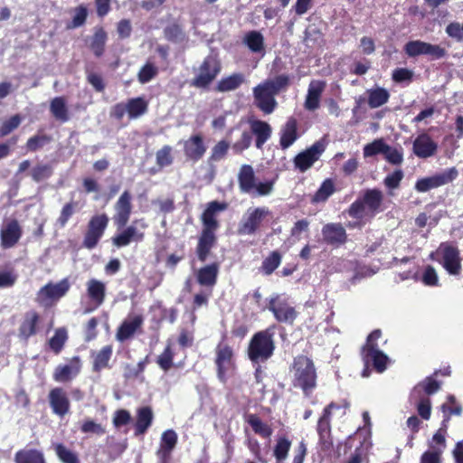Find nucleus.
<instances>
[{"mask_svg": "<svg viewBox=\"0 0 463 463\" xmlns=\"http://www.w3.org/2000/svg\"><path fill=\"white\" fill-rule=\"evenodd\" d=\"M226 203L211 202L202 215L203 230L214 232L218 228L217 214L226 209Z\"/></svg>", "mask_w": 463, "mask_h": 463, "instance_id": "24", "label": "nucleus"}, {"mask_svg": "<svg viewBox=\"0 0 463 463\" xmlns=\"http://www.w3.org/2000/svg\"><path fill=\"white\" fill-rule=\"evenodd\" d=\"M230 147V143L226 140L219 141L212 149L211 159L220 161L222 159Z\"/></svg>", "mask_w": 463, "mask_h": 463, "instance_id": "59", "label": "nucleus"}, {"mask_svg": "<svg viewBox=\"0 0 463 463\" xmlns=\"http://www.w3.org/2000/svg\"><path fill=\"white\" fill-rule=\"evenodd\" d=\"M326 82L323 80H311L308 88L304 107L307 110L314 111L320 106L321 96L326 89Z\"/></svg>", "mask_w": 463, "mask_h": 463, "instance_id": "21", "label": "nucleus"}, {"mask_svg": "<svg viewBox=\"0 0 463 463\" xmlns=\"http://www.w3.org/2000/svg\"><path fill=\"white\" fill-rule=\"evenodd\" d=\"M426 42L415 40L408 42L404 46V52L409 57L424 55Z\"/></svg>", "mask_w": 463, "mask_h": 463, "instance_id": "53", "label": "nucleus"}, {"mask_svg": "<svg viewBox=\"0 0 463 463\" xmlns=\"http://www.w3.org/2000/svg\"><path fill=\"white\" fill-rule=\"evenodd\" d=\"M15 463H46L43 454L37 449H22L14 455Z\"/></svg>", "mask_w": 463, "mask_h": 463, "instance_id": "38", "label": "nucleus"}, {"mask_svg": "<svg viewBox=\"0 0 463 463\" xmlns=\"http://www.w3.org/2000/svg\"><path fill=\"white\" fill-rule=\"evenodd\" d=\"M81 369V363L78 356H74L65 364L58 365L53 373V379L58 383L69 382L76 377Z\"/></svg>", "mask_w": 463, "mask_h": 463, "instance_id": "19", "label": "nucleus"}, {"mask_svg": "<svg viewBox=\"0 0 463 463\" xmlns=\"http://www.w3.org/2000/svg\"><path fill=\"white\" fill-rule=\"evenodd\" d=\"M367 103L371 109L379 108L388 102L389 91L382 87H375L366 90Z\"/></svg>", "mask_w": 463, "mask_h": 463, "instance_id": "34", "label": "nucleus"}, {"mask_svg": "<svg viewBox=\"0 0 463 463\" xmlns=\"http://www.w3.org/2000/svg\"><path fill=\"white\" fill-rule=\"evenodd\" d=\"M431 258L439 261L450 275H458L461 271L459 250L449 243H441Z\"/></svg>", "mask_w": 463, "mask_h": 463, "instance_id": "9", "label": "nucleus"}, {"mask_svg": "<svg viewBox=\"0 0 463 463\" xmlns=\"http://www.w3.org/2000/svg\"><path fill=\"white\" fill-rule=\"evenodd\" d=\"M252 141L251 134L248 130L241 132V137L233 143L232 150L235 154H241L250 146Z\"/></svg>", "mask_w": 463, "mask_h": 463, "instance_id": "51", "label": "nucleus"}, {"mask_svg": "<svg viewBox=\"0 0 463 463\" xmlns=\"http://www.w3.org/2000/svg\"><path fill=\"white\" fill-rule=\"evenodd\" d=\"M270 218L272 213L268 207L249 208L239 223L238 234L253 235L261 228L264 222Z\"/></svg>", "mask_w": 463, "mask_h": 463, "instance_id": "5", "label": "nucleus"}, {"mask_svg": "<svg viewBox=\"0 0 463 463\" xmlns=\"http://www.w3.org/2000/svg\"><path fill=\"white\" fill-rule=\"evenodd\" d=\"M243 42L253 52H260L264 48L263 35L258 31H250L246 33Z\"/></svg>", "mask_w": 463, "mask_h": 463, "instance_id": "42", "label": "nucleus"}, {"mask_svg": "<svg viewBox=\"0 0 463 463\" xmlns=\"http://www.w3.org/2000/svg\"><path fill=\"white\" fill-rule=\"evenodd\" d=\"M158 73V68L152 62H146L139 71L137 79L142 84L149 82Z\"/></svg>", "mask_w": 463, "mask_h": 463, "instance_id": "50", "label": "nucleus"}, {"mask_svg": "<svg viewBox=\"0 0 463 463\" xmlns=\"http://www.w3.org/2000/svg\"><path fill=\"white\" fill-rule=\"evenodd\" d=\"M439 389V383L432 377H428L425 381L418 384L411 392V398L418 399L422 391L427 394L435 393Z\"/></svg>", "mask_w": 463, "mask_h": 463, "instance_id": "43", "label": "nucleus"}, {"mask_svg": "<svg viewBox=\"0 0 463 463\" xmlns=\"http://www.w3.org/2000/svg\"><path fill=\"white\" fill-rule=\"evenodd\" d=\"M446 54V50L440 45L426 43L424 55L430 56L431 59H440L445 57Z\"/></svg>", "mask_w": 463, "mask_h": 463, "instance_id": "63", "label": "nucleus"}, {"mask_svg": "<svg viewBox=\"0 0 463 463\" xmlns=\"http://www.w3.org/2000/svg\"><path fill=\"white\" fill-rule=\"evenodd\" d=\"M70 288L71 283L68 279H63L57 283H48L39 290L37 300L43 305H49L65 296Z\"/></svg>", "mask_w": 463, "mask_h": 463, "instance_id": "15", "label": "nucleus"}, {"mask_svg": "<svg viewBox=\"0 0 463 463\" xmlns=\"http://www.w3.org/2000/svg\"><path fill=\"white\" fill-rule=\"evenodd\" d=\"M112 355V346L105 345L99 352L92 354L93 369L100 371L109 365V361Z\"/></svg>", "mask_w": 463, "mask_h": 463, "instance_id": "39", "label": "nucleus"}, {"mask_svg": "<svg viewBox=\"0 0 463 463\" xmlns=\"http://www.w3.org/2000/svg\"><path fill=\"white\" fill-rule=\"evenodd\" d=\"M177 443V434L173 430H167L163 432L160 439V446L156 452L157 457L163 461L165 462L172 450L175 449Z\"/></svg>", "mask_w": 463, "mask_h": 463, "instance_id": "27", "label": "nucleus"}, {"mask_svg": "<svg viewBox=\"0 0 463 463\" xmlns=\"http://www.w3.org/2000/svg\"><path fill=\"white\" fill-rule=\"evenodd\" d=\"M324 240L329 244H340L345 241V230L341 224L328 223L322 229Z\"/></svg>", "mask_w": 463, "mask_h": 463, "instance_id": "29", "label": "nucleus"}, {"mask_svg": "<svg viewBox=\"0 0 463 463\" xmlns=\"http://www.w3.org/2000/svg\"><path fill=\"white\" fill-rule=\"evenodd\" d=\"M215 241L214 232L203 230L197 246V255L201 261H204Z\"/></svg>", "mask_w": 463, "mask_h": 463, "instance_id": "35", "label": "nucleus"}, {"mask_svg": "<svg viewBox=\"0 0 463 463\" xmlns=\"http://www.w3.org/2000/svg\"><path fill=\"white\" fill-rule=\"evenodd\" d=\"M281 257L277 252H272L262 263V269L265 274H271L280 264Z\"/></svg>", "mask_w": 463, "mask_h": 463, "instance_id": "56", "label": "nucleus"}, {"mask_svg": "<svg viewBox=\"0 0 463 463\" xmlns=\"http://www.w3.org/2000/svg\"><path fill=\"white\" fill-rule=\"evenodd\" d=\"M218 273L219 265L212 263L197 270V281L202 286L213 288L216 284Z\"/></svg>", "mask_w": 463, "mask_h": 463, "instance_id": "30", "label": "nucleus"}, {"mask_svg": "<svg viewBox=\"0 0 463 463\" xmlns=\"http://www.w3.org/2000/svg\"><path fill=\"white\" fill-rule=\"evenodd\" d=\"M402 178L403 172L401 169H397L384 178L383 184L389 189H396L399 187Z\"/></svg>", "mask_w": 463, "mask_h": 463, "instance_id": "62", "label": "nucleus"}, {"mask_svg": "<svg viewBox=\"0 0 463 463\" xmlns=\"http://www.w3.org/2000/svg\"><path fill=\"white\" fill-rule=\"evenodd\" d=\"M349 408V402L344 401L342 403L331 402L323 411L317 421V430L319 436V443L323 449L327 450L332 446L330 437V420L333 416L344 417Z\"/></svg>", "mask_w": 463, "mask_h": 463, "instance_id": "3", "label": "nucleus"}, {"mask_svg": "<svg viewBox=\"0 0 463 463\" xmlns=\"http://www.w3.org/2000/svg\"><path fill=\"white\" fill-rule=\"evenodd\" d=\"M386 145L383 139H376L364 147V156L370 157L377 154H383Z\"/></svg>", "mask_w": 463, "mask_h": 463, "instance_id": "58", "label": "nucleus"}, {"mask_svg": "<svg viewBox=\"0 0 463 463\" xmlns=\"http://www.w3.org/2000/svg\"><path fill=\"white\" fill-rule=\"evenodd\" d=\"M72 19L70 24H67L68 29L78 28L83 25L86 22L88 10L84 5H79L72 10Z\"/></svg>", "mask_w": 463, "mask_h": 463, "instance_id": "49", "label": "nucleus"}, {"mask_svg": "<svg viewBox=\"0 0 463 463\" xmlns=\"http://www.w3.org/2000/svg\"><path fill=\"white\" fill-rule=\"evenodd\" d=\"M40 317L34 310H30L25 313L23 322L19 328L20 336L27 339L28 337L36 334V326L39 323Z\"/></svg>", "mask_w": 463, "mask_h": 463, "instance_id": "31", "label": "nucleus"}, {"mask_svg": "<svg viewBox=\"0 0 463 463\" xmlns=\"http://www.w3.org/2000/svg\"><path fill=\"white\" fill-rule=\"evenodd\" d=\"M274 349L273 334L269 330L260 331L250 342L249 358L255 363L264 362L273 354Z\"/></svg>", "mask_w": 463, "mask_h": 463, "instance_id": "4", "label": "nucleus"}, {"mask_svg": "<svg viewBox=\"0 0 463 463\" xmlns=\"http://www.w3.org/2000/svg\"><path fill=\"white\" fill-rule=\"evenodd\" d=\"M172 148L169 146H165L156 153V162L160 166H167L172 164L173 158L171 156Z\"/></svg>", "mask_w": 463, "mask_h": 463, "instance_id": "64", "label": "nucleus"}, {"mask_svg": "<svg viewBox=\"0 0 463 463\" xmlns=\"http://www.w3.org/2000/svg\"><path fill=\"white\" fill-rule=\"evenodd\" d=\"M291 447V441L286 437H279L274 448V457L278 461H283L288 458Z\"/></svg>", "mask_w": 463, "mask_h": 463, "instance_id": "47", "label": "nucleus"}, {"mask_svg": "<svg viewBox=\"0 0 463 463\" xmlns=\"http://www.w3.org/2000/svg\"><path fill=\"white\" fill-rule=\"evenodd\" d=\"M246 81L242 73H232L229 76L222 78L216 85V90L219 92H228L237 90Z\"/></svg>", "mask_w": 463, "mask_h": 463, "instance_id": "33", "label": "nucleus"}, {"mask_svg": "<svg viewBox=\"0 0 463 463\" xmlns=\"http://www.w3.org/2000/svg\"><path fill=\"white\" fill-rule=\"evenodd\" d=\"M335 191L334 183L327 179L326 180L320 188L317 190L316 194L314 195V202H324L326 201L331 194H333Z\"/></svg>", "mask_w": 463, "mask_h": 463, "instance_id": "52", "label": "nucleus"}, {"mask_svg": "<svg viewBox=\"0 0 463 463\" xmlns=\"http://www.w3.org/2000/svg\"><path fill=\"white\" fill-rule=\"evenodd\" d=\"M268 308L279 323L292 325L298 315L289 298L285 295L276 294L272 296L269 300Z\"/></svg>", "mask_w": 463, "mask_h": 463, "instance_id": "8", "label": "nucleus"}, {"mask_svg": "<svg viewBox=\"0 0 463 463\" xmlns=\"http://www.w3.org/2000/svg\"><path fill=\"white\" fill-rule=\"evenodd\" d=\"M22 120H23L22 117L20 115L16 114V115L12 116L7 120L4 121L0 128V137H5L8 134H10L12 131L16 129L20 126Z\"/></svg>", "mask_w": 463, "mask_h": 463, "instance_id": "54", "label": "nucleus"}, {"mask_svg": "<svg viewBox=\"0 0 463 463\" xmlns=\"http://www.w3.org/2000/svg\"><path fill=\"white\" fill-rule=\"evenodd\" d=\"M267 84H269V88L278 94L280 90L286 89L289 84V77L288 75L282 74L279 75L274 79H268L264 80Z\"/></svg>", "mask_w": 463, "mask_h": 463, "instance_id": "55", "label": "nucleus"}, {"mask_svg": "<svg viewBox=\"0 0 463 463\" xmlns=\"http://www.w3.org/2000/svg\"><path fill=\"white\" fill-rule=\"evenodd\" d=\"M291 373L294 387L300 388L305 395H309L317 385V373L312 360L305 355L296 357Z\"/></svg>", "mask_w": 463, "mask_h": 463, "instance_id": "1", "label": "nucleus"}, {"mask_svg": "<svg viewBox=\"0 0 463 463\" xmlns=\"http://www.w3.org/2000/svg\"><path fill=\"white\" fill-rule=\"evenodd\" d=\"M109 223V217L102 213L94 215L88 223L87 232L83 240V246L93 249L103 236Z\"/></svg>", "mask_w": 463, "mask_h": 463, "instance_id": "13", "label": "nucleus"}, {"mask_svg": "<svg viewBox=\"0 0 463 463\" xmlns=\"http://www.w3.org/2000/svg\"><path fill=\"white\" fill-rule=\"evenodd\" d=\"M87 296L95 305L99 307L105 300L106 284L99 279H91L86 283Z\"/></svg>", "mask_w": 463, "mask_h": 463, "instance_id": "28", "label": "nucleus"}, {"mask_svg": "<svg viewBox=\"0 0 463 463\" xmlns=\"http://www.w3.org/2000/svg\"><path fill=\"white\" fill-rule=\"evenodd\" d=\"M250 130L256 137V147L261 149L263 145L270 138L272 129L265 121L250 118L248 119Z\"/></svg>", "mask_w": 463, "mask_h": 463, "instance_id": "23", "label": "nucleus"}, {"mask_svg": "<svg viewBox=\"0 0 463 463\" xmlns=\"http://www.w3.org/2000/svg\"><path fill=\"white\" fill-rule=\"evenodd\" d=\"M54 448L56 455L62 463H80L77 454L64 445L55 444Z\"/></svg>", "mask_w": 463, "mask_h": 463, "instance_id": "48", "label": "nucleus"}, {"mask_svg": "<svg viewBox=\"0 0 463 463\" xmlns=\"http://www.w3.org/2000/svg\"><path fill=\"white\" fill-rule=\"evenodd\" d=\"M50 110L58 120L66 122L69 119L66 101L62 97L54 98L51 101Z\"/></svg>", "mask_w": 463, "mask_h": 463, "instance_id": "41", "label": "nucleus"}, {"mask_svg": "<svg viewBox=\"0 0 463 463\" xmlns=\"http://www.w3.org/2000/svg\"><path fill=\"white\" fill-rule=\"evenodd\" d=\"M247 422L251 426L254 432L263 438H269L273 430L271 427L263 422L257 415L250 414L247 417Z\"/></svg>", "mask_w": 463, "mask_h": 463, "instance_id": "40", "label": "nucleus"}, {"mask_svg": "<svg viewBox=\"0 0 463 463\" xmlns=\"http://www.w3.org/2000/svg\"><path fill=\"white\" fill-rule=\"evenodd\" d=\"M458 175L456 167H450L432 176L419 179L415 184V189L420 193L428 192L454 181Z\"/></svg>", "mask_w": 463, "mask_h": 463, "instance_id": "11", "label": "nucleus"}, {"mask_svg": "<svg viewBox=\"0 0 463 463\" xmlns=\"http://www.w3.org/2000/svg\"><path fill=\"white\" fill-rule=\"evenodd\" d=\"M382 332L380 330L373 331L367 337L366 344L363 347L362 355L365 364L370 361L373 362L374 368L379 373H383L387 368L390 362L389 357L379 350L376 341L381 337Z\"/></svg>", "mask_w": 463, "mask_h": 463, "instance_id": "7", "label": "nucleus"}, {"mask_svg": "<svg viewBox=\"0 0 463 463\" xmlns=\"http://www.w3.org/2000/svg\"><path fill=\"white\" fill-rule=\"evenodd\" d=\"M107 41V33L102 29H98L93 36V39L91 41V50L93 51L94 54L96 56H100L104 52V46Z\"/></svg>", "mask_w": 463, "mask_h": 463, "instance_id": "46", "label": "nucleus"}, {"mask_svg": "<svg viewBox=\"0 0 463 463\" xmlns=\"http://www.w3.org/2000/svg\"><path fill=\"white\" fill-rule=\"evenodd\" d=\"M254 105L265 114H271L276 107L277 95L265 81L260 82L252 89Z\"/></svg>", "mask_w": 463, "mask_h": 463, "instance_id": "12", "label": "nucleus"}, {"mask_svg": "<svg viewBox=\"0 0 463 463\" xmlns=\"http://www.w3.org/2000/svg\"><path fill=\"white\" fill-rule=\"evenodd\" d=\"M445 32L451 39L463 42V23L451 22L446 26Z\"/></svg>", "mask_w": 463, "mask_h": 463, "instance_id": "57", "label": "nucleus"}, {"mask_svg": "<svg viewBox=\"0 0 463 463\" xmlns=\"http://www.w3.org/2000/svg\"><path fill=\"white\" fill-rule=\"evenodd\" d=\"M147 224L144 219H137L125 227L120 232L112 238V243L118 248L126 247L132 241H142L145 238L144 231Z\"/></svg>", "mask_w": 463, "mask_h": 463, "instance_id": "10", "label": "nucleus"}, {"mask_svg": "<svg viewBox=\"0 0 463 463\" xmlns=\"http://www.w3.org/2000/svg\"><path fill=\"white\" fill-rule=\"evenodd\" d=\"M185 156L194 160L198 161L203 157L206 151L203 139L201 135H194L188 138L184 144Z\"/></svg>", "mask_w": 463, "mask_h": 463, "instance_id": "26", "label": "nucleus"}, {"mask_svg": "<svg viewBox=\"0 0 463 463\" xmlns=\"http://www.w3.org/2000/svg\"><path fill=\"white\" fill-rule=\"evenodd\" d=\"M383 193L377 189H368L349 207L348 214L356 219H372L380 211Z\"/></svg>", "mask_w": 463, "mask_h": 463, "instance_id": "2", "label": "nucleus"}, {"mask_svg": "<svg viewBox=\"0 0 463 463\" xmlns=\"http://www.w3.org/2000/svg\"><path fill=\"white\" fill-rule=\"evenodd\" d=\"M132 196L128 191H125L114 205L115 214L113 221L118 228H124L129 221L132 204Z\"/></svg>", "mask_w": 463, "mask_h": 463, "instance_id": "17", "label": "nucleus"}, {"mask_svg": "<svg viewBox=\"0 0 463 463\" xmlns=\"http://www.w3.org/2000/svg\"><path fill=\"white\" fill-rule=\"evenodd\" d=\"M143 317L135 315L128 317L118 327L116 337L123 342L130 338L143 324Z\"/></svg>", "mask_w": 463, "mask_h": 463, "instance_id": "25", "label": "nucleus"}, {"mask_svg": "<svg viewBox=\"0 0 463 463\" xmlns=\"http://www.w3.org/2000/svg\"><path fill=\"white\" fill-rule=\"evenodd\" d=\"M68 339V333L64 327L57 328L54 332L53 336L49 340L50 348L55 353L59 354L63 348Z\"/></svg>", "mask_w": 463, "mask_h": 463, "instance_id": "44", "label": "nucleus"}, {"mask_svg": "<svg viewBox=\"0 0 463 463\" xmlns=\"http://www.w3.org/2000/svg\"><path fill=\"white\" fill-rule=\"evenodd\" d=\"M238 181L243 193H253L256 184L253 168L249 165H243L240 169Z\"/></svg>", "mask_w": 463, "mask_h": 463, "instance_id": "32", "label": "nucleus"}, {"mask_svg": "<svg viewBox=\"0 0 463 463\" xmlns=\"http://www.w3.org/2000/svg\"><path fill=\"white\" fill-rule=\"evenodd\" d=\"M215 355L217 375L224 383L227 374L234 368L233 351L227 344L220 343L216 346Z\"/></svg>", "mask_w": 463, "mask_h": 463, "instance_id": "14", "label": "nucleus"}, {"mask_svg": "<svg viewBox=\"0 0 463 463\" xmlns=\"http://www.w3.org/2000/svg\"><path fill=\"white\" fill-rule=\"evenodd\" d=\"M153 411L149 407H142L137 410L135 424L136 435L144 434L152 424Z\"/></svg>", "mask_w": 463, "mask_h": 463, "instance_id": "36", "label": "nucleus"}, {"mask_svg": "<svg viewBox=\"0 0 463 463\" xmlns=\"http://www.w3.org/2000/svg\"><path fill=\"white\" fill-rule=\"evenodd\" d=\"M22 236V229L16 220L6 221L0 230L1 247L13 248Z\"/></svg>", "mask_w": 463, "mask_h": 463, "instance_id": "18", "label": "nucleus"}, {"mask_svg": "<svg viewBox=\"0 0 463 463\" xmlns=\"http://www.w3.org/2000/svg\"><path fill=\"white\" fill-rule=\"evenodd\" d=\"M222 65L215 55H208L194 71L191 85L196 88H207L219 75Z\"/></svg>", "mask_w": 463, "mask_h": 463, "instance_id": "6", "label": "nucleus"}, {"mask_svg": "<svg viewBox=\"0 0 463 463\" xmlns=\"http://www.w3.org/2000/svg\"><path fill=\"white\" fill-rule=\"evenodd\" d=\"M49 402L52 411L62 417L70 410V401L66 392L61 388H54L49 393Z\"/></svg>", "mask_w": 463, "mask_h": 463, "instance_id": "22", "label": "nucleus"}, {"mask_svg": "<svg viewBox=\"0 0 463 463\" xmlns=\"http://www.w3.org/2000/svg\"><path fill=\"white\" fill-rule=\"evenodd\" d=\"M413 153L420 158L433 156L438 150V144L426 133L419 135L413 141Z\"/></svg>", "mask_w": 463, "mask_h": 463, "instance_id": "20", "label": "nucleus"}, {"mask_svg": "<svg viewBox=\"0 0 463 463\" xmlns=\"http://www.w3.org/2000/svg\"><path fill=\"white\" fill-rule=\"evenodd\" d=\"M326 149L324 141L319 140L314 143L309 148L299 153L294 159L297 168L304 172L310 168Z\"/></svg>", "mask_w": 463, "mask_h": 463, "instance_id": "16", "label": "nucleus"}, {"mask_svg": "<svg viewBox=\"0 0 463 463\" xmlns=\"http://www.w3.org/2000/svg\"><path fill=\"white\" fill-rule=\"evenodd\" d=\"M297 139V121L289 118L281 130L280 146L283 148L289 147Z\"/></svg>", "mask_w": 463, "mask_h": 463, "instance_id": "37", "label": "nucleus"}, {"mask_svg": "<svg viewBox=\"0 0 463 463\" xmlns=\"http://www.w3.org/2000/svg\"><path fill=\"white\" fill-rule=\"evenodd\" d=\"M127 111L131 118L143 115L147 109V104L142 98L130 99L127 104Z\"/></svg>", "mask_w": 463, "mask_h": 463, "instance_id": "45", "label": "nucleus"}, {"mask_svg": "<svg viewBox=\"0 0 463 463\" xmlns=\"http://www.w3.org/2000/svg\"><path fill=\"white\" fill-rule=\"evenodd\" d=\"M383 155L385 159L392 165H400L403 160L402 152L388 145H386Z\"/></svg>", "mask_w": 463, "mask_h": 463, "instance_id": "60", "label": "nucleus"}, {"mask_svg": "<svg viewBox=\"0 0 463 463\" xmlns=\"http://www.w3.org/2000/svg\"><path fill=\"white\" fill-rule=\"evenodd\" d=\"M49 141L50 138L45 135H35L27 140L26 148L29 151H36Z\"/></svg>", "mask_w": 463, "mask_h": 463, "instance_id": "61", "label": "nucleus"}]
</instances>
